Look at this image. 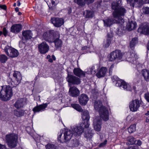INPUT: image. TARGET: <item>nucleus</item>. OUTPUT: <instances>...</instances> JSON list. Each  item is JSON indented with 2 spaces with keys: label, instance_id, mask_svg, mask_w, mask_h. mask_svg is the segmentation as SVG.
Masks as SVG:
<instances>
[{
  "label": "nucleus",
  "instance_id": "f257e3e1",
  "mask_svg": "<svg viewBox=\"0 0 149 149\" xmlns=\"http://www.w3.org/2000/svg\"><path fill=\"white\" fill-rule=\"evenodd\" d=\"M90 117L88 111L87 110H84L83 113V114L82 115V122L79 126L74 127L73 131L74 133H76V134L80 136L84 132V128H88L90 125Z\"/></svg>",
  "mask_w": 149,
  "mask_h": 149
},
{
  "label": "nucleus",
  "instance_id": "f03ea898",
  "mask_svg": "<svg viewBox=\"0 0 149 149\" xmlns=\"http://www.w3.org/2000/svg\"><path fill=\"white\" fill-rule=\"evenodd\" d=\"M122 5L121 1L119 0L112 3L111 8L113 10L112 15L114 18L121 19L125 15L126 10Z\"/></svg>",
  "mask_w": 149,
  "mask_h": 149
},
{
  "label": "nucleus",
  "instance_id": "7ed1b4c3",
  "mask_svg": "<svg viewBox=\"0 0 149 149\" xmlns=\"http://www.w3.org/2000/svg\"><path fill=\"white\" fill-rule=\"evenodd\" d=\"M124 52L119 49H116L111 52L107 56V58L109 61H114L117 63L123 60Z\"/></svg>",
  "mask_w": 149,
  "mask_h": 149
},
{
  "label": "nucleus",
  "instance_id": "20e7f679",
  "mask_svg": "<svg viewBox=\"0 0 149 149\" xmlns=\"http://www.w3.org/2000/svg\"><path fill=\"white\" fill-rule=\"evenodd\" d=\"M13 79L9 78L8 79L7 82L11 87H15L20 83L22 79V75L19 72L15 71L13 73Z\"/></svg>",
  "mask_w": 149,
  "mask_h": 149
},
{
  "label": "nucleus",
  "instance_id": "39448f33",
  "mask_svg": "<svg viewBox=\"0 0 149 149\" xmlns=\"http://www.w3.org/2000/svg\"><path fill=\"white\" fill-rule=\"evenodd\" d=\"M99 105L97 103L94 104V107L96 110L99 109V112L100 117L103 120L106 121L109 119V113L107 107L103 105L99 107Z\"/></svg>",
  "mask_w": 149,
  "mask_h": 149
},
{
  "label": "nucleus",
  "instance_id": "423d86ee",
  "mask_svg": "<svg viewBox=\"0 0 149 149\" xmlns=\"http://www.w3.org/2000/svg\"><path fill=\"white\" fill-rule=\"evenodd\" d=\"M6 141L9 147L11 148L15 147L17 143L18 136L14 134L6 135Z\"/></svg>",
  "mask_w": 149,
  "mask_h": 149
},
{
  "label": "nucleus",
  "instance_id": "0eeeda50",
  "mask_svg": "<svg viewBox=\"0 0 149 149\" xmlns=\"http://www.w3.org/2000/svg\"><path fill=\"white\" fill-rule=\"evenodd\" d=\"M2 91H3L6 93L5 96H2L1 93L0 92V98L3 101H6L10 99L12 95L13 92L12 88L10 86H4L2 87Z\"/></svg>",
  "mask_w": 149,
  "mask_h": 149
},
{
  "label": "nucleus",
  "instance_id": "6e6552de",
  "mask_svg": "<svg viewBox=\"0 0 149 149\" xmlns=\"http://www.w3.org/2000/svg\"><path fill=\"white\" fill-rule=\"evenodd\" d=\"M67 76L66 79L70 85H78L80 84V79L74 75L70 74L71 73L68 70H67Z\"/></svg>",
  "mask_w": 149,
  "mask_h": 149
},
{
  "label": "nucleus",
  "instance_id": "1a4fd4ad",
  "mask_svg": "<svg viewBox=\"0 0 149 149\" xmlns=\"http://www.w3.org/2000/svg\"><path fill=\"white\" fill-rule=\"evenodd\" d=\"M4 49L6 54L10 57H15L19 55V52L17 50L9 46L6 45Z\"/></svg>",
  "mask_w": 149,
  "mask_h": 149
},
{
  "label": "nucleus",
  "instance_id": "9d476101",
  "mask_svg": "<svg viewBox=\"0 0 149 149\" xmlns=\"http://www.w3.org/2000/svg\"><path fill=\"white\" fill-rule=\"evenodd\" d=\"M137 31L141 34L145 35H149V25L147 23H143L139 25Z\"/></svg>",
  "mask_w": 149,
  "mask_h": 149
},
{
  "label": "nucleus",
  "instance_id": "9b49d317",
  "mask_svg": "<svg viewBox=\"0 0 149 149\" xmlns=\"http://www.w3.org/2000/svg\"><path fill=\"white\" fill-rule=\"evenodd\" d=\"M64 134V138H62L61 140V141L67 142L71 139L73 134H75L77 136H79L76 134V133H74L73 131L69 130L68 129H65L64 132H63Z\"/></svg>",
  "mask_w": 149,
  "mask_h": 149
},
{
  "label": "nucleus",
  "instance_id": "f8f14e48",
  "mask_svg": "<svg viewBox=\"0 0 149 149\" xmlns=\"http://www.w3.org/2000/svg\"><path fill=\"white\" fill-rule=\"evenodd\" d=\"M141 102L138 99L132 100L130 102L129 107L132 111H136L140 106Z\"/></svg>",
  "mask_w": 149,
  "mask_h": 149
},
{
  "label": "nucleus",
  "instance_id": "ddd939ff",
  "mask_svg": "<svg viewBox=\"0 0 149 149\" xmlns=\"http://www.w3.org/2000/svg\"><path fill=\"white\" fill-rule=\"evenodd\" d=\"M116 86H122L125 90L126 91H131L132 87L131 86L126 83L124 80L120 79L116 82Z\"/></svg>",
  "mask_w": 149,
  "mask_h": 149
},
{
  "label": "nucleus",
  "instance_id": "4468645a",
  "mask_svg": "<svg viewBox=\"0 0 149 149\" xmlns=\"http://www.w3.org/2000/svg\"><path fill=\"white\" fill-rule=\"evenodd\" d=\"M113 34L111 31L108 33L105 41H104V45H103L104 48H108L111 43V41L113 40Z\"/></svg>",
  "mask_w": 149,
  "mask_h": 149
},
{
  "label": "nucleus",
  "instance_id": "2eb2a0df",
  "mask_svg": "<svg viewBox=\"0 0 149 149\" xmlns=\"http://www.w3.org/2000/svg\"><path fill=\"white\" fill-rule=\"evenodd\" d=\"M101 118V117H97L94 120V129L95 131L97 132H99L101 130L102 123Z\"/></svg>",
  "mask_w": 149,
  "mask_h": 149
},
{
  "label": "nucleus",
  "instance_id": "dca6fc26",
  "mask_svg": "<svg viewBox=\"0 0 149 149\" xmlns=\"http://www.w3.org/2000/svg\"><path fill=\"white\" fill-rule=\"evenodd\" d=\"M39 52L42 54H45L48 52L49 47L46 42H43L38 46Z\"/></svg>",
  "mask_w": 149,
  "mask_h": 149
},
{
  "label": "nucleus",
  "instance_id": "f3484780",
  "mask_svg": "<svg viewBox=\"0 0 149 149\" xmlns=\"http://www.w3.org/2000/svg\"><path fill=\"white\" fill-rule=\"evenodd\" d=\"M78 99L79 103L82 106L86 105L89 100L88 97L84 93L81 94L79 96Z\"/></svg>",
  "mask_w": 149,
  "mask_h": 149
},
{
  "label": "nucleus",
  "instance_id": "a211bd4d",
  "mask_svg": "<svg viewBox=\"0 0 149 149\" xmlns=\"http://www.w3.org/2000/svg\"><path fill=\"white\" fill-rule=\"evenodd\" d=\"M48 34L47 32L44 33L43 35V37L45 40L51 42H54V43L55 45H56V38L55 36L54 35L51 34L49 35L48 36Z\"/></svg>",
  "mask_w": 149,
  "mask_h": 149
},
{
  "label": "nucleus",
  "instance_id": "6ab92c4d",
  "mask_svg": "<svg viewBox=\"0 0 149 149\" xmlns=\"http://www.w3.org/2000/svg\"><path fill=\"white\" fill-rule=\"evenodd\" d=\"M70 95L74 97H77L80 94V91L75 86H72L70 87L69 90Z\"/></svg>",
  "mask_w": 149,
  "mask_h": 149
},
{
  "label": "nucleus",
  "instance_id": "aec40b11",
  "mask_svg": "<svg viewBox=\"0 0 149 149\" xmlns=\"http://www.w3.org/2000/svg\"><path fill=\"white\" fill-rule=\"evenodd\" d=\"M49 104V103H44L37 106L33 109L32 111L34 113L44 111Z\"/></svg>",
  "mask_w": 149,
  "mask_h": 149
},
{
  "label": "nucleus",
  "instance_id": "412c9836",
  "mask_svg": "<svg viewBox=\"0 0 149 149\" xmlns=\"http://www.w3.org/2000/svg\"><path fill=\"white\" fill-rule=\"evenodd\" d=\"M73 72L74 75L79 78L84 77H85V72L79 68H74Z\"/></svg>",
  "mask_w": 149,
  "mask_h": 149
},
{
  "label": "nucleus",
  "instance_id": "4be33fe9",
  "mask_svg": "<svg viewBox=\"0 0 149 149\" xmlns=\"http://www.w3.org/2000/svg\"><path fill=\"white\" fill-rule=\"evenodd\" d=\"M107 71V69L106 68L102 67L96 74V75L98 78L104 77L106 75Z\"/></svg>",
  "mask_w": 149,
  "mask_h": 149
},
{
  "label": "nucleus",
  "instance_id": "5701e85b",
  "mask_svg": "<svg viewBox=\"0 0 149 149\" xmlns=\"http://www.w3.org/2000/svg\"><path fill=\"white\" fill-rule=\"evenodd\" d=\"M22 28V26L21 24H14L11 27V31L13 33H17L21 30Z\"/></svg>",
  "mask_w": 149,
  "mask_h": 149
},
{
  "label": "nucleus",
  "instance_id": "b1692460",
  "mask_svg": "<svg viewBox=\"0 0 149 149\" xmlns=\"http://www.w3.org/2000/svg\"><path fill=\"white\" fill-rule=\"evenodd\" d=\"M25 103L24 99L21 98L15 102L14 104V106L17 109H20L23 107Z\"/></svg>",
  "mask_w": 149,
  "mask_h": 149
},
{
  "label": "nucleus",
  "instance_id": "393cba45",
  "mask_svg": "<svg viewBox=\"0 0 149 149\" xmlns=\"http://www.w3.org/2000/svg\"><path fill=\"white\" fill-rule=\"evenodd\" d=\"M103 21L105 26L109 27L114 23L115 19L113 18H108L106 19H103Z\"/></svg>",
  "mask_w": 149,
  "mask_h": 149
},
{
  "label": "nucleus",
  "instance_id": "a878e982",
  "mask_svg": "<svg viewBox=\"0 0 149 149\" xmlns=\"http://www.w3.org/2000/svg\"><path fill=\"white\" fill-rule=\"evenodd\" d=\"M93 135V134L92 132V130L91 129H88L85 131L84 136L87 140L88 139L90 140L92 139Z\"/></svg>",
  "mask_w": 149,
  "mask_h": 149
},
{
  "label": "nucleus",
  "instance_id": "bb28decb",
  "mask_svg": "<svg viewBox=\"0 0 149 149\" xmlns=\"http://www.w3.org/2000/svg\"><path fill=\"white\" fill-rule=\"evenodd\" d=\"M136 25V24L135 22H134L132 21H129L128 23L126 25V29L129 31H132L135 29Z\"/></svg>",
  "mask_w": 149,
  "mask_h": 149
},
{
  "label": "nucleus",
  "instance_id": "cd10ccee",
  "mask_svg": "<svg viewBox=\"0 0 149 149\" xmlns=\"http://www.w3.org/2000/svg\"><path fill=\"white\" fill-rule=\"evenodd\" d=\"M127 141L126 144L128 146H130L134 144L136 140L133 136H130L127 137Z\"/></svg>",
  "mask_w": 149,
  "mask_h": 149
},
{
  "label": "nucleus",
  "instance_id": "c85d7f7f",
  "mask_svg": "<svg viewBox=\"0 0 149 149\" xmlns=\"http://www.w3.org/2000/svg\"><path fill=\"white\" fill-rule=\"evenodd\" d=\"M71 106L74 109L77 111L79 112H81L82 113V115L83 114V113L84 112L82 109V107L79 104H71Z\"/></svg>",
  "mask_w": 149,
  "mask_h": 149
},
{
  "label": "nucleus",
  "instance_id": "c756f323",
  "mask_svg": "<svg viewBox=\"0 0 149 149\" xmlns=\"http://www.w3.org/2000/svg\"><path fill=\"white\" fill-rule=\"evenodd\" d=\"M22 35L26 39H30L32 37V33L30 30H27L22 32Z\"/></svg>",
  "mask_w": 149,
  "mask_h": 149
},
{
  "label": "nucleus",
  "instance_id": "7c9ffc66",
  "mask_svg": "<svg viewBox=\"0 0 149 149\" xmlns=\"http://www.w3.org/2000/svg\"><path fill=\"white\" fill-rule=\"evenodd\" d=\"M138 42V40L137 38L134 37L133 38L130 43V48L132 49H134L136 44Z\"/></svg>",
  "mask_w": 149,
  "mask_h": 149
},
{
  "label": "nucleus",
  "instance_id": "2f4dec72",
  "mask_svg": "<svg viewBox=\"0 0 149 149\" xmlns=\"http://www.w3.org/2000/svg\"><path fill=\"white\" fill-rule=\"evenodd\" d=\"M25 113V111L23 110H21L19 111L15 110L14 111V115L17 117H21L23 116Z\"/></svg>",
  "mask_w": 149,
  "mask_h": 149
},
{
  "label": "nucleus",
  "instance_id": "473e14b6",
  "mask_svg": "<svg viewBox=\"0 0 149 149\" xmlns=\"http://www.w3.org/2000/svg\"><path fill=\"white\" fill-rule=\"evenodd\" d=\"M60 34L56 33V48H61L62 44V41L59 39Z\"/></svg>",
  "mask_w": 149,
  "mask_h": 149
},
{
  "label": "nucleus",
  "instance_id": "72a5a7b5",
  "mask_svg": "<svg viewBox=\"0 0 149 149\" xmlns=\"http://www.w3.org/2000/svg\"><path fill=\"white\" fill-rule=\"evenodd\" d=\"M64 22V19L62 18L56 17V27H60L63 24Z\"/></svg>",
  "mask_w": 149,
  "mask_h": 149
},
{
  "label": "nucleus",
  "instance_id": "f704fd0d",
  "mask_svg": "<svg viewBox=\"0 0 149 149\" xmlns=\"http://www.w3.org/2000/svg\"><path fill=\"white\" fill-rule=\"evenodd\" d=\"M133 52H124L123 56V59H125L128 62V59L131 58Z\"/></svg>",
  "mask_w": 149,
  "mask_h": 149
},
{
  "label": "nucleus",
  "instance_id": "c9c22d12",
  "mask_svg": "<svg viewBox=\"0 0 149 149\" xmlns=\"http://www.w3.org/2000/svg\"><path fill=\"white\" fill-rule=\"evenodd\" d=\"M90 45H88L87 46H85L82 47L81 50L84 54H86L88 52H91L90 51Z\"/></svg>",
  "mask_w": 149,
  "mask_h": 149
},
{
  "label": "nucleus",
  "instance_id": "e433bc0d",
  "mask_svg": "<svg viewBox=\"0 0 149 149\" xmlns=\"http://www.w3.org/2000/svg\"><path fill=\"white\" fill-rule=\"evenodd\" d=\"M137 56L136 54H135L134 53H132L131 57L130 59H128V62L133 63H134V61H136L137 59Z\"/></svg>",
  "mask_w": 149,
  "mask_h": 149
},
{
  "label": "nucleus",
  "instance_id": "4c0bfd02",
  "mask_svg": "<svg viewBox=\"0 0 149 149\" xmlns=\"http://www.w3.org/2000/svg\"><path fill=\"white\" fill-rule=\"evenodd\" d=\"M136 124H134L131 125L128 128V130L130 133H132L136 131Z\"/></svg>",
  "mask_w": 149,
  "mask_h": 149
},
{
  "label": "nucleus",
  "instance_id": "58836bf2",
  "mask_svg": "<svg viewBox=\"0 0 149 149\" xmlns=\"http://www.w3.org/2000/svg\"><path fill=\"white\" fill-rule=\"evenodd\" d=\"M85 17L86 18H92L93 17V11L89 10H86Z\"/></svg>",
  "mask_w": 149,
  "mask_h": 149
},
{
  "label": "nucleus",
  "instance_id": "ea45409f",
  "mask_svg": "<svg viewBox=\"0 0 149 149\" xmlns=\"http://www.w3.org/2000/svg\"><path fill=\"white\" fill-rule=\"evenodd\" d=\"M63 131H62V132L61 131L60 133H58V134L57 140L59 142L61 143H63V142H66V141H61V139L62 138H64V135L63 136Z\"/></svg>",
  "mask_w": 149,
  "mask_h": 149
},
{
  "label": "nucleus",
  "instance_id": "a19ab883",
  "mask_svg": "<svg viewBox=\"0 0 149 149\" xmlns=\"http://www.w3.org/2000/svg\"><path fill=\"white\" fill-rule=\"evenodd\" d=\"M142 75L146 81H149V71L146 70V71H144L142 73Z\"/></svg>",
  "mask_w": 149,
  "mask_h": 149
},
{
  "label": "nucleus",
  "instance_id": "79ce46f5",
  "mask_svg": "<svg viewBox=\"0 0 149 149\" xmlns=\"http://www.w3.org/2000/svg\"><path fill=\"white\" fill-rule=\"evenodd\" d=\"M71 142L72 146L75 147H78L79 144V141L76 139H75L72 140Z\"/></svg>",
  "mask_w": 149,
  "mask_h": 149
},
{
  "label": "nucleus",
  "instance_id": "37998d69",
  "mask_svg": "<svg viewBox=\"0 0 149 149\" xmlns=\"http://www.w3.org/2000/svg\"><path fill=\"white\" fill-rule=\"evenodd\" d=\"M85 0H74V1L79 6H83L85 5Z\"/></svg>",
  "mask_w": 149,
  "mask_h": 149
},
{
  "label": "nucleus",
  "instance_id": "c03bdc74",
  "mask_svg": "<svg viewBox=\"0 0 149 149\" xmlns=\"http://www.w3.org/2000/svg\"><path fill=\"white\" fill-rule=\"evenodd\" d=\"M7 59V57L5 55H0V61L2 63H5Z\"/></svg>",
  "mask_w": 149,
  "mask_h": 149
},
{
  "label": "nucleus",
  "instance_id": "a18cd8bd",
  "mask_svg": "<svg viewBox=\"0 0 149 149\" xmlns=\"http://www.w3.org/2000/svg\"><path fill=\"white\" fill-rule=\"evenodd\" d=\"M143 11L145 14H149V8L148 7L144 8L143 9Z\"/></svg>",
  "mask_w": 149,
  "mask_h": 149
},
{
  "label": "nucleus",
  "instance_id": "49530a36",
  "mask_svg": "<svg viewBox=\"0 0 149 149\" xmlns=\"http://www.w3.org/2000/svg\"><path fill=\"white\" fill-rule=\"evenodd\" d=\"M107 140L105 139L103 142L100 143L98 145L99 147L101 148L104 147L107 144Z\"/></svg>",
  "mask_w": 149,
  "mask_h": 149
},
{
  "label": "nucleus",
  "instance_id": "de8ad7c7",
  "mask_svg": "<svg viewBox=\"0 0 149 149\" xmlns=\"http://www.w3.org/2000/svg\"><path fill=\"white\" fill-rule=\"evenodd\" d=\"M54 145L51 144H48L45 146L46 149H53Z\"/></svg>",
  "mask_w": 149,
  "mask_h": 149
},
{
  "label": "nucleus",
  "instance_id": "09e8293b",
  "mask_svg": "<svg viewBox=\"0 0 149 149\" xmlns=\"http://www.w3.org/2000/svg\"><path fill=\"white\" fill-rule=\"evenodd\" d=\"M111 79L113 82H116L119 79V78L117 76H114L111 78Z\"/></svg>",
  "mask_w": 149,
  "mask_h": 149
},
{
  "label": "nucleus",
  "instance_id": "8fccbe9b",
  "mask_svg": "<svg viewBox=\"0 0 149 149\" xmlns=\"http://www.w3.org/2000/svg\"><path fill=\"white\" fill-rule=\"evenodd\" d=\"M102 3V0H100L97 1L95 3V5H96V7L97 8H98L99 7H100L101 5V3Z\"/></svg>",
  "mask_w": 149,
  "mask_h": 149
},
{
  "label": "nucleus",
  "instance_id": "3c124183",
  "mask_svg": "<svg viewBox=\"0 0 149 149\" xmlns=\"http://www.w3.org/2000/svg\"><path fill=\"white\" fill-rule=\"evenodd\" d=\"M51 22L54 25L56 26V18L55 17H53L51 19Z\"/></svg>",
  "mask_w": 149,
  "mask_h": 149
},
{
  "label": "nucleus",
  "instance_id": "603ef678",
  "mask_svg": "<svg viewBox=\"0 0 149 149\" xmlns=\"http://www.w3.org/2000/svg\"><path fill=\"white\" fill-rule=\"evenodd\" d=\"M145 98L146 101L149 103V93H147L145 94Z\"/></svg>",
  "mask_w": 149,
  "mask_h": 149
},
{
  "label": "nucleus",
  "instance_id": "864d4df0",
  "mask_svg": "<svg viewBox=\"0 0 149 149\" xmlns=\"http://www.w3.org/2000/svg\"><path fill=\"white\" fill-rule=\"evenodd\" d=\"M142 144V142L140 140H136V142H135V143L134 144L136 145V146H140Z\"/></svg>",
  "mask_w": 149,
  "mask_h": 149
},
{
  "label": "nucleus",
  "instance_id": "5fc2aeb1",
  "mask_svg": "<svg viewBox=\"0 0 149 149\" xmlns=\"http://www.w3.org/2000/svg\"><path fill=\"white\" fill-rule=\"evenodd\" d=\"M86 3L88 5L93 3L94 2L95 0H85Z\"/></svg>",
  "mask_w": 149,
  "mask_h": 149
},
{
  "label": "nucleus",
  "instance_id": "6e6d98bb",
  "mask_svg": "<svg viewBox=\"0 0 149 149\" xmlns=\"http://www.w3.org/2000/svg\"><path fill=\"white\" fill-rule=\"evenodd\" d=\"M129 2L130 6L134 8V2L132 0H131V1H128Z\"/></svg>",
  "mask_w": 149,
  "mask_h": 149
},
{
  "label": "nucleus",
  "instance_id": "4d7b16f0",
  "mask_svg": "<svg viewBox=\"0 0 149 149\" xmlns=\"http://www.w3.org/2000/svg\"><path fill=\"white\" fill-rule=\"evenodd\" d=\"M3 34L5 36H6L7 34L8 31L6 28H4L3 29Z\"/></svg>",
  "mask_w": 149,
  "mask_h": 149
},
{
  "label": "nucleus",
  "instance_id": "13d9d810",
  "mask_svg": "<svg viewBox=\"0 0 149 149\" xmlns=\"http://www.w3.org/2000/svg\"><path fill=\"white\" fill-rule=\"evenodd\" d=\"M125 149H137V147L134 146H128V147Z\"/></svg>",
  "mask_w": 149,
  "mask_h": 149
},
{
  "label": "nucleus",
  "instance_id": "bf43d9fd",
  "mask_svg": "<svg viewBox=\"0 0 149 149\" xmlns=\"http://www.w3.org/2000/svg\"><path fill=\"white\" fill-rule=\"evenodd\" d=\"M0 149H6L5 145L0 143Z\"/></svg>",
  "mask_w": 149,
  "mask_h": 149
},
{
  "label": "nucleus",
  "instance_id": "052dcab7",
  "mask_svg": "<svg viewBox=\"0 0 149 149\" xmlns=\"http://www.w3.org/2000/svg\"><path fill=\"white\" fill-rule=\"evenodd\" d=\"M0 8L4 10H5L6 9V6L5 5H2L0 6Z\"/></svg>",
  "mask_w": 149,
  "mask_h": 149
},
{
  "label": "nucleus",
  "instance_id": "680f3d73",
  "mask_svg": "<svg viewBox=\"0 0 149 149\" xmlns=\"http://www.w3.org/2000/svg\"><path fill=\"white\" fill-rule=\"evenodd\" d=\"M72 12V8L71 7H69L68 10V13L69 14H70Z\"/></svg>",
  "mask_w": 149,
  "mask_h": 149
},
{
  "label": "nucleus",
  "instance_id": "e2e57ef3",
  "mask_svg": "<svg viewBox=\"0 0 149 149\" xmlns=\"http://www.w3.org/2000/svg\"><path fill=\"white\" fill-rule=\"evenodd\" d=\"M119 30L120 29H118L116 32V33L119 35H120L122 33L121 31H119Z\"/></svg>",
  "mask_w": 149,
  "mask_h": 149
},
{
  "label": "nucleus",
  "instance_id": "0e129e2a",
  "mask_svg": "<svg viewBox=\"0 0 149 149\" xmlns=\"http://www.w3.org/2000/svg\"><path fill=\"white\" fill-rule=\"evenodd\" d=\"M141 0H134V2H135L139 4H140L141 2Z\"/></svg>",
  "mask_w": 149,
  "mask_h": 149
},
{
  "label": "nucleus",
  "instance_id": "69168bd1",
  "mask_svg": "<svg viewBox=\"0 0 149 149\" xmlns=\"http://www.w3.org/2000/svg\"><path fill=\"white\" fill-rule=\"evenodd\" d=\"M113 69L110 68H109V75H111L112 73Z\"/></svg>",
  "mask_w": 149,
  "mask_h": 149
},
{
  "label": "nucleus",
  "instance_id": "338daca9",
  "mask_svg": "<svg viewBox=\"0 0 149 149\" xmlns=\"http://www.w3.org/2000/svg\"><path fill=\"white\" fill-rule=\"evenodd\" d=\"M17 6H20L21 3L19 1H17Z\"/></svg>",
  "mask_w": 149,
  "mask_h": 149
},
{
  "label": "nucleus",
  "instance_id": "774afa93",
  "mask_svg": "<svg viewBox=\"0 0 149 149\" xmlns=\"http://www.w3.org/2000/svg\"><path fill=\"white\" fill-rule=\"evenodd\" d=\"M144 2L146 3H149V0H144Z\"/></svg>",
  "mask_w": 149,
  "mask_h": 149
}]
</instances>
